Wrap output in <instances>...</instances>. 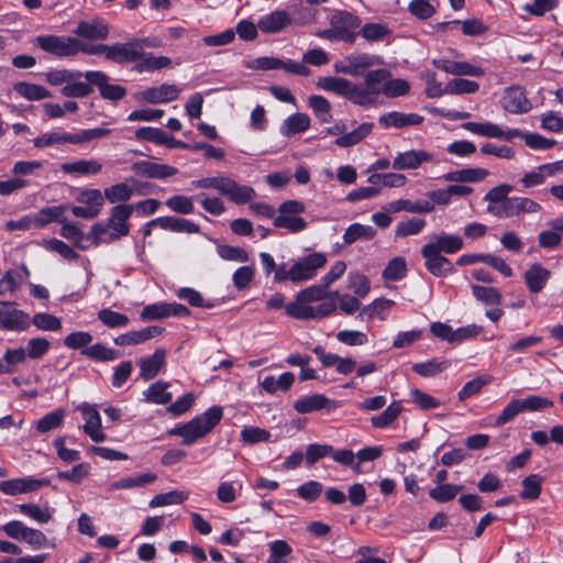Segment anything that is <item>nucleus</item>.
Returning a JSON list of instances; mask_svg holds the SVG:
<instances>
[{
	"mask_svg": "<svg viewBox=\"0 0 563 563\" xmlns=\"http://www.w3.org/2000/svg\"><path fill=\"white\" fill-rule=\"evenodd\" d=\"M424 163L438 164L439 161L437 159L433 153H430L428 151L410 150L398 153L395 156L391 166L396 170H406L417 169Z\"/></svg>",
	"mask_w": 563,
	"mask_h": 563,
	"instance_id": "obj_11",
	"label": "nucleus"
},
{
	"mask_svg": "<svg viewBox=\"0 0 563 563\" xmlns=\"http://www.w3.org/2000/svg\"><path fill=\"white\" fill-rule=\"evenodd\" d=\"M51 349V342L45 338H32L27 341L24 351L31 360L42 358Z\"/></svg>",
	"mask_w": 563,
	"mask_h": 563,
	"instance_id": "obj_63",
	"label": "nucleus"
},
{
	"mask_svg": "<svg viewBox=\"0 0 563 563\" xmlns=\"http://www.w3.org/2000/svg\"><path fill=\"white\" fill-rule=\"evenodd\" d=\"M130 213H112L108 223H96L87 239L95 244L109 243L129 233L128 217Z\"/></svg>",
	"mask_w": 563,
	"mask_h": 563,
	"instance_id": "obj_5",
	"label": "nucleus"
},
{
	"mask_svg": "<svg viewBox=\"0 0 563 563\" xmlns=\"http://www.w3.org/2000/svg\"><path fill=\"white\" fill-rule=\"evenodd\" d=\"M401 411V404L394 401L382 413L371 418L372 426L377 429L387 428L399 417Z\"/></svg>",
	"mask_w": 563,
	"mask_h": 563,
	"instance_id": "obj_44",
	"label": "nucleus"
},
{
	"mask_svg": "<svg viewBox=\"0 0 563 563\" xmlns=\"http://www.w3.org/2000/svg\"><path fill=\"white\" fill-rule=\"evenodd\" d=\"M463 240L460 235L439 233L430 236V241L424 246L435 249L438 253L454 254L463 249Z\"/></svg>",
	"mask_w": 563,
	"mask_h": 563,
	"instance_id": "obj_26",
	"label": "nucleus"
},
{
	"mask_svg": "<svg viewBox=\"0 0 563 563\" xmlns=\"http://www.w3.org/2000/svg\"><path fill=\"white\" fill-rule=\"evenodd\" d=\"M317 87L324 91L334 92L339 96L344 97L352 103L364 107L366 102V95L364 81L352 82L351 80L343 77H320L317 81Z\"/></svg>",
	"mask_w": 563,
	"mask_h": 563,
	"instance_id": "obj_4",
	"label": "nucleus"
},
{
	"mask_svg": "<svg viewBox=\"0 0 563 563\" xmlns=\"http://www.w3.org/2000/svg\"><path fill=\"white\" fill-rule=\"evenodd\" d=\"M14 90L27 100H42L51 97V92L45 87L24 81L15 84Z\"/></svg>",
	"mask_w": 563,
	"mask_h": 563,
	"instance_id": "obj_50",
	"label": "nucleus"
},
{
	"mask_svg": "<svg viewBox=\"0 0 563 563\" xmlns=\"http://www.w3.org/2000/svg\"><path fill=\"white\" fill-rule=\"evenodd\" d=\"M266 216H271L273 219V223L277 228H283L288 230L291 233L299 232L303 230L307 225V222L298 217V213H265Z\"/></svg>",
	"mask_w": 563,
	"mask_h": 563,
	"instance_id": "obj_37",
	"label": "nucleus"
},
{
	"mask_svg": "<svg viewBox=\"0 0 563 563\" xmlns=\"http://www.w3.org/2000/svg\"><path fill=\"white\" fill-rule=\"evenodd\" d=\"M48 478L19 477L0 482V492L9 496L35 492L43 486H48Z\"/></svg>",
	"mask_w": 563,
	"mask_h": 563,
	"instance_id": "obj_15",
	"label": "nucleus"
},
{
	"mask_svg": "<svg viewBox=\"0 0 563 563\" xmlns=\"http://www.w3.org/2000/svg\"><path fill=\"white\" fill-rule=\"evenodd\" d=\"M67 143L74 144V136L70 132H47L33 139V145L37 148L49 147Z\"/></svg>",
	"mask_w": 563,
	"mask_h": 563,
	"instance_id": "obj_41",
	"label": "nucleus"
},
{
	"mask_svg": "<svg viewBox=\"0 0 563 563\" xmlns=\"http://www.w3.org/2000/svg\"><path fill=\"white\" fill-rule=\"evenodd\" d=\"M294 382L295 375L291 372H285L278 378H275L272 375L266 376L261 383V386L266 393L273 395L276 394L278 390H289Z\"/></svg>",
	"mask_w": 563,
	"mask_h": 563,
	"instance_id": "obj_39",
	"label": "nucleus"
},
{
	"mask_svg": "<svg viewBox=\"0 0 563 563\" xmlns=\"http://www.w3.org/2000/svg\"><path fill=\"white\" fill-rule=\"evenodd\" d=\"M514 187L508 184H501L492 188L486 195L485 200L490 203L504 202V211H538L540 206L526 197L508 198Z\"/></svg>",
	"mask_w": 563,
	"mask_h": 563,
	"instance_id": "obj_7",
	"label": "nucleus"
},
{
	"mask_svg": "<svg viewBox=\"0 0 563 563\" xmlns=\"http://www.w3.org/2000/svg\"><path fill=\"white\" fill-rule=\"evenodd\" d=\"M424 118L417 113H404L399 111H390L378 118V123L385 129L395 128L402 129L406 126L419 125Z\"/></svg>",
	"mask_w": 563,
	"mask_h": 563,
	"instance_id": "obj_21",
	"label": "nucleus"
},
{
	"mask_svg": "<svg viewBox=\"0 0 563 563\" xmlns=\"http://www.w3.org/2000/svg\"><path fill=\"white\" fill-rule=\"evenodd\" d=\"M189 494L183 490H170L168 493L157 494L151 500L148 506L151 508L164 507L169 505H180L187 500Z\"/></svg>",
	"mask_w": 563,
	"mask_h": 563,
	"instance_id": "obj_49",
	"label": "nucleus"
},
{
	"mask_svg": "<svg viewBox=\"0 0 563 563\" xmlns=\"http://www.w3.org/2000/svg\"><path fill=\"white\" fill-rule=\"evenodd\" d=\"M345 271L343 261L335 262L320 285H311L297 292L296 299L286 307V314L297 320H320L331 316L336 309L339 291H330L329 288Z\"/></svg>",
	"mask_w": 563,
	"mask_h": 563,
	"instance_id": "obj_1",
	"label": "nucleus"
},
{
	"mask_svg": "<svg viewBox=\"0 0 563 563\" xmlns=\"http://www.w3.org/2000/svg\"><path fill=\"white\" fill-rule=\"evenodd\" d=\"M18 509L23 515L42 525L49 522L54 512V509L48 506L42 508L37 504H20L18 505Z\"/></svg>",
	"mask_w": 563,
	"mask_h": 563,
	"instance_id": "obj_46",
	"label": "nucleus"
},
{
	"mask_svg": "<svg viewBox=\"0 0 563 563\" xmlns=\"http://www.w3.org/2000/svg\"><path fill=\"white\" fill-rule=\"evenodd\" d=\"M432 64L435 68L441 69L448 74L457 76H474L479 77L484 74L481 67L474 66L467 62H454L449 59H433Z\"/></svg>",
	"mask_w": 563,
	"mask_h": 563,
	"instance_id": "obj_24",
	"label": "nucleus"
},
{
	"mask_svg": "<svg viewBox=\"0 0 563 563\" xmlns=\"http://www.w3.org/2000/svg\"><path fill=\"white\" fill-rule=\"evenodd\" d=\"M328 262L327 255L320 252H313L298 258L291 265V275L297 279V284L311 280Z\"/></svg>",
	"mask_w": 563,
	"mask_h": 563,
	"instance_id": "obj_9",
	"label": "nucleus"
},
{
	"mask_svg": "<svg viewBox=\"0 0 563 563\" xmlns=\"http://www.w3.org/2000/svg\"><path fill=\"white\" fill-rule=\"evenodd\" d=\"M373 129V123L371 122H364L360 124L356 129L349 133H343L341 136H339L334 144L339 147H351L353 145H356L362 140H364L367 135L371 134Z\"/></svg>",
	"mask_w": 563,
	"mask_h": 563,
	"instance_id": "obj_38",
	"label": "nucleus"
},
{
	"mask_svg": "<svg viewBox=\"0 0 563 563\" xmlns=\"http://www.w3.org/2000/svg\"><path fill=\"white\" fill-rule=\"evenodd\" d=\"M407 273V262L401 256L391 258L384 268L382 276L385 280L397 282L402 279Z\"/></svg>",
	"mask_w": 563,
	"mask_h": 563,
	"instance_id": "obj_53",
	"label": "nucleus"
},
{
	"mask_svg": "<svg viewBox=\"0 0 563 563\" xmlns=\"http://www.w3.org/2000/svg\"><path fill=\"white\" fill-rule=\"evenodd\" d=\"M427 222L422 218H406L400 221L396 227V236L407 238L420 233L426 227Z\"/></svg>",
	"mask_w": 563,
	"mask_h": 563,
	"instance_id": "obj_56",
	"label": "nucleus"
},
{
	"mask_svg": "<svg viewBox=\"0 0 563 563\" xmlns=\"http://www.w3.org/2000/svg\"><path fill=\"white\" fill-rule=\"evenodd\" d=\"M60 169L65 174L90 176L99 174L102 170V164L97 159H78L62 164Z\"/></svg>",
	"mask_w": 563,
	"mask_h": 563,
	"instance_id": "obj_32",
	"label": "nucleus"
},
{
	"mask_svg": "<svg viewBox=\"0 0 563 563\" xmlns=\"http://www.w3.org/2000/svg\"><path fill=\"white\" fill-rule=\"evenodd\" d=\"M35 44L45 53L65 58L78 54L79 38L65 35H38L35 37Z\"/></svg>",
	"mask_w": 563,
	"mask_h": 563,
	"instance_id": "obj_8",
	"label": "nucleus"
},
{
	"mask_svg": "<svg viewBox=\"0 0 563 563\" xmlns=\"http://www.w3.org/2000/svg\"><path fill=\"white\" fill-rule=\"evenodd\" d=\"M181 88L177 85L163 84L159 87H150L139 92L136 98L148 103H167L178 99Z\"/></svg>",
	"mask_w": 563,
	"mask_h": 563,
	"instance_id": "obj_16",
	"label": "nucleus"
},
{
	"mask_svg": "<svg viewBox=\"0 0 563 563\" xmlns=\"http://www.w3.org/2000/svg\"><path fill=\"white\" fill-rule=\"evenodd\" d=\"M64 409H56L43 416L36 423V430L40 433H46L52 430L59 428L63 424L65 418Z\"/></svg>",
	"mask_w": 563,
	"mask_h": 563,
	"instance_id": "obj_55",
	"label": "nucleus"
},
{
	"mask_svg": "<svg viewBox=\"0 0 563 563\" xmlns=\"http://www.w3.org/2000/svg\"><path fill=\"white\" fill-rule=\"evenodd\" d=\"M170 64L172 59L167 56H153L151 53H143V57L139 59L134 69L139 73L154 71L166 68Z\"/></svg>",
	"mask_w": 563,
	"mask_h": 563,
	"instance_id": "obj_43",
	"label": "nucleus"
},
{
	"mask_svg": "<svg viewBox=\"0 0 563 563\" xmlns=\"http://www.w3.org/2000/svg\"><path fill=\"white\" fill-rule=\"evenodd\" d=\"M310 118L307 113L297 112L286 118L280 125V134L291 136L306 132L310 128Z\"/></svg>",
	"mask_w": 563,
	"mask_h": 563,
	"instance_id": "obj_33",
	"label": "nucleus"
},
{
	"mask_svg": "<svg viewBox=\"0 0 563 563\" xmlns=\"http://www.w3.org/2000/svg\"><path fill=\"white\" fill-rule=\"evenodd\" d=\"M376 230L373 227L353 223L346 229L343 239L346 244H352L358 239L369 240L374 238Z\"/></svg>",
	"mask_w": 563,
	"mask_h": 563,
	"instance_id": "obj_57",
	"label": "nucleus"
},
{
	"mask_svg": "<svg viewBox=\"0 0 563 563\" xmlns=\"http://www.w3.org/2000/svg\"><path fill=\"white\" fill-rule=\"evenodd\" d=\"M150 224L159 225L161 228L173 232L194 233L199 230V227L196 223L176 216L161 217L152 220Z\"/></svg>",
	"mask_w": 563,
	"mask_h": 563,
	"instance_id": "obj_30",
	"label": "nucleus"
},
{
	"mask_svg": "<svg viewBox=\"0 0 563 563\" xmlns=\"http://www.w3.org/2000/svg\"><path fill=\"white\" fill-rule=\"evenodd\" d=\"M550 277L551 272L539 263L532 264L523 274L525 283L532 294L542 291Z\"/></svg>",
	"mask_w": 563,
	"mask_h": 563,
	"instance_id": "obj_28",
	"label": "nucleus"
},
{
	"mask_svg": "<svg viewBox=\"0 0 563 563\" xmlns=\"http://www.w3.org/2000/svg\"><path fill=\"white\" fill-rule=\"evenodd\" d=\"M421 255L424 258L427 271L435 277H444L455 272L453 264L449 258L438 253L431 246H422Z\"/></svg>",
	"mask_w": 563,
	"mask_h": 563,
	"instance_id": "obj_13",
	"label": "nucleus"
},
{
	"mask_svg": "<svg viewBox=\"0 0 563 563\" xmlns=\"http://www.w3.org/2000/svg\"><path fill=\"white\" fill-rule=\"evenodd\" d=\"M133 170L137 175L156 179L168 178L177 174V168L173 166L157 164L150 161H142L135 163L133 165Z\"/></svg>",
	"mask_w": 563,
	"mask_h": 563,
	"instance_id": "obj_27",
	"label": "nucleus"
},
{
	"mask_svg": "<svg viewBox=\"0 0 563 563\" xmlns=\"http://www.w3.org/2000/svg\"><path fill=\"white\" fill-rule=\"evenodd\" d=\"M543 478L539 474H531L523 478L520 497L522 499H537L542 489Z\"/></svg>",
	"mask_w": 563,
	"mask_h": 563,
	"instance_id": "obj_58",
	"label": "nucleus"
},
{
	"mask_svg": "<svg viewBox=\"0 0 563 563\" xmlns=\"http://www.w3.org/2000/svg\"><path fill=\"white\" fill-rule=\"evenodd\" d=\"M98 320L108 328H124L130 323V318L109 308H103L98 311Z\"/></svg>",
	"mask_w": 563,
	"mask_h": 563,
	"instance_id": "obj_54",
	"label": "nucleus"
},
{
	"mask_svg": "<svg viewBox=\"0 0 563 563\" xmlns=\"http://www.w3.org/2000/svg\"><path fill=\"white\" fill-rule=\"evenodd\" d=\"M361 25L357 16L349 12H342L331 20V26L320 33V36L330 41H341L353 44L358 33L355 32Z\"/></svg>",
	"mask_w": 563,
	"mask_h": 563,
	"instance_id": "obj_6",
	"label": "nucleus"
},
{
	"mask_svg": "<svg viewBox=\"0 0 563 563\" xmlns=\"http://www.w3.org/2000/svg\"><path fill=\"white\" fill-rule=\"evenodd\" d=\"M73 33L77 38L103 41L108 38L110 29L103 19L96 18L91 21H80Z\"/></svg>",
	"mask_w": 563,
	"mask_h": 563,
	"instance_id": "obj_17",
	"label": "nucleus"
},
{
	"mask_svg": "<svg viewBox=\"0 0 563 563\" xmlns=\"http://www.w3.org/2000/svg\"><path fill=\"white\" fill-rule=\"evenodd\" d=\"M80 354L97 362H111L121 357L119 351L107 347L102 343L90 344V346L81 350Z\"/></svg>",
	"mask_w": 563,
	"mask_h": 563,
	"instance_id": "obj_36",
	"label": "nucleus"
},
{
	"mask_svg": "<svg viewBox=\"0 0 563 563\" xmlns=\"http://www.w3.org/2000/svg\"><path fill=\"white\" fill-rule=\"evenodd\" d=\"M290 23V19L285 11H274L262 16L257 22V27L263 33H277Z\"/></svg>",
	"mask_w": 563,
	"mask_h": 563,
	"instance_id": "obj_34",
	"label": "nucleus"
},
{
	"mask_svg": "<svg viewBox=\"0 0 563 563\" xmlns=\"http://www.w3.org/2000/svg\"><path fill=\"white\" fill-rule=\"evenodd\" d=\"M84 77L90 85L98 87L104 100L117 102L126 96V89L120 85L109 84V76L101 70H87Z\"/></svg>",
	"mask_w": 563,
	"mask_h": 563,
	"instance_id": "obj_10",
	"label": "nucleus"
},
{
	"mask_svg": "<svg viewBox=\"0 0 563 563\" xmlns=\"http://www.w3.org/2000/svg\"><path fill=\"white\" fill-rule=\"evenodd\" d=\"M163 332L164 328L158 325H150L137 331H129L126 333L120 334L113 339V342L118 346L137 345L161 335Z\"/></svg>",
	"mask_w": 563,
	"mask_h": 563,
	"instance_id": "obj_19",
	"label": "nucleus"
},
{
	"mask_svg": "<svg viewBox=\"0 0 563 563\" xmlns=\"http://www.w3.org/2000/svg\"><path fill=\"white\" fill-rule=\"evenodd\" d=\"M165 358L166 351L164 349H156L151 356L140 358L137 361L140 377L144 380L156 377L165 365Z\"/></svg>",
	"mask_w": 563,
	"mask_h": 563,
	"instance_id": "obj_23",
	"label": "nucleus"
},
{
	"mask_svg": "<svg viewBox=\"0 0 563 563\" xmlns=\"http://www.w3.org/2000/svg\"><path fill=\"white\" fill-rule=\"evenodd\" d=\"M503 108L512 114L528 113L532 109L531 101L527 98L525 88L512 86L506 89L501 99Z\"/></svg>",
	"mask_w": 563,
	"mask_h": 563,
	"instance_id": "obj_14",
	"label": "nucleus"
},
{
	"mask_svg": "<svg viewBox=\"0 0 563 563\" xmlns=\"http://www.w3.org/2000/svg\"><path fill=\"white\" fill-rule=\"evenodd\" d=\"M222 416V407L212 406L187 423L173 428L168 433L180 437L181 444L191 445L210 433L220 423Z\"/></svg>",
	"mask_w": 563,
	"mask_h": 563,
	"instance_id": "obj_3",
	"label": "nucleus"
},
{
	"mask_svg": "<svg viewBox=\"0 0 563 563\" xmlns=\"http://www.w3.org/2000/svg\"><path fill=\"white\" fill-rule=\"evenodd\" d=\"M78 410L85 418L84 431L93 442H102L106 440V434L101 429V417L97 408L89 404H82Z\"/></svg>",
	"mask_w": 563,
	"mask_h": 563,
	"instance_id": "obj_18",
	"label": "nucleus"
},
{
	"mask_svg": "<svg viewBox=\"0 0 563 563\" xmlns=\"http://www.w3.org/2000/svg\"><path fill=\"white\" fill-rule=\"evenodd\" d=\"M243 489L241 481L221 482L217 488V498L222 504L233 503Z\"/></svg>",
	"mask_w": 563,
	"mask_h": 563,
	"instance_id": "obj_51",
	"label": "nucleus"
},
{
	"mask_svg": "<svg viewBox=\"0 0 563 563\" xmlns=\"http://www.w3.org/2000/svg\"><path fill=\"white\" fill-rule=\"evenodd\" d=\"M31 324L27 313L18 309H0V329L21 332Z\"/></svg>",
	"mask_w": 563,
	"mask_h": 563,
	"instance_id": "obj_22",
	"label": "nucleus"
},
{
	"mask_svg": "<svg viewBox=\"0 0 563 563\" xmlns=\"http://www.w3.org/2000/svg\"><path fill=\"white\" fill-rule=\"evenodd\" d=\"M84 76L79 70L52 69L45 74L46 81L52 86L66 85L69 80L78 79Z\"/></svg>",
	"mask_w": 563,
	"mask_h": 563,
	"instance_id": "obj_61",
	"label": "nucleus"
},
{
	"mask_svg": "<svg viewBox=\"0 0 563 563\" xmlns=\"http://www.w3.org/2000/svg\"><path fill=\"white\" fill-rule=\"evenodd\" d=\"M169 384L164 380H157L150 385V387L143 391L144 400L151 404L166 405L173 399L172 393L168 391Z\"/></svg>",
	"mask_w": 563,
	"mask_h": 563,
	"instance_id": "obj_35",
	"label": "nucleus"
},
{
	"mask_svg": "<svg viewBox=\"0 0 563 563\" xmlns=\"http://www.w3.org/2000/svg\"><path fill=\"white\" fill-rule=\"evenodd\" d=\"M141 57L140 46L135 42V38L130 42L111 45L110 54H108V60L120 65L139 63Z\"/></svg>",
	"mask_w": 563,
	"mask_h": 563,
	"instance_id": "obj_20",
	"label": "nucleus"
},
{
	"mask_svg": "<svg viewBox=\"0 0 563 563\" xmlns=\"http://www.w3.org/2000/svg\"><path fill=\"white\" fill-rule=\"evenodd\" d=\"M268 551L267 563H288L287 558L292 553V548L285 540H275L268 543Z\"/></svg>",
	"mask_w": 563,
	"mask_h": 563,
	"instance_id": "obj_52",
	"label": "nucleus"
},
{
	"mask_svg": "<svg viewBox=\"0 0 563 563\" xmlns=\"http://www.w3.org/2000/svg\"><path fill=\"white\" fill-rule=\"evenodd\" d=\"M471 288L473 296L486 305H499L501 302V295L494 287L472 285Z\"/></svg>",
	"mask_w": 563,
	"mask_h": 563,
	"instance_id": "obj_64",
	"label": "nucleus"
},
{
	"mask_svg": "<svg viewBox=\"0 0 563 563\" xmlns=\"http://www.w3.org/2000/svg\"><path fill=\"white\" fill-rule=\"evenodd\" d=\"M364 86L367 92L364 108L374 106L382 93L387 98H397L410 90V84L406 79H391L390 71L385 68L369 70L364 78Z\"/></svg>",
	"mask_w": 563,
	"mask_h": 563,
	"instance_id": "obj_2",
	"label": "nucleus"
},
{
	"mask_svg": "<svg viewBox=\"0 0 563 563\" xmlns=\"http://www.w3.org/2000/svg\"><path fill=\"white\" fill-rule=\"evenodd\" d=\"M133 189L125 183H119L104 189V197L111 203H119L132 197Z\"/></svg>",
	"mask_w": 563,
	"mask_h": 563,
	"instance_id": "obj_62",
	"label": "nucleus"
},
{
	"mask_svg": "<svg viewBox=\"0 0 563 563\" xmlns=\"http://www.w3.org/2000/svg\"><path fill=\"white\" fill-rule=\"evenodd\" d=\"M489 175V170L482 167L463 168L444 174L442 179L449 183H478Z\"/></svg>",
	"mask_w": 563,
	"mask_h": 563,
	"instance_id": "obj_29",
	"label": "nucleus"
},
{
	"mask_svg": "<svg viewBox=\"0 0 563 563\" xmlns=\"http://www.w3.org/2000/svg\"><path fill=\"white\" fill-rule=\"evenodd\" d=\"M347 60L351 65V69L349 71L353 77L361 76L367 68L383 64L382 57L367 53L350 54L347 55Z\"/></svg>",
	"mask_w": 563,
	"mask_h": 563,
	"instance_id": "obj_31",
	"label": "nucleus"
},
{
	"mask_svg": "<svg viewBox=\"0 0 563 563\" xmlns=\"http://www.w3.org/2000/svg\"><path fill=\"white\" fill-rule=\"evenodd\" d=\"M177 297L197 308L210 309L214 306L211 301L206 300L198 290L190 287L179 288L177 290Z\"/></svg>",
	"mask_w": 563,
	"mask_h": 563,
	"instance_id": "obj_59",
	"label": "nucleus"
},
{
	"mask_svg": "<svg viewBox=\"0 0 563 563\" xmlns=\"http://www.w3.org/2000/svg\"><path fill=\"white\" fill-rule=\"evenodd\" d=\"M58 214L59 213H45V216H46L45 219L41 218V219H34V220L31 217L25 216L18 221H8L5 223V228L9 231H15V230L24 231V230L31 229L32 227L42 228L46 223L54 221Z\"/></svg>",
	"mask_w": 563,
	"mask_h": 563,
	"instance_id": "obj_45",
	"label": "nucleus"
},
{
	"mask_svg": "<svg viewBox=\"0 0 563 563\" xmlns=\"http://www.w3.org/2000/svg\"><path fill=\"white\" fill-rule=\"evenodd\" d=\"M308 106L312 110L314 117L321 123H330L332 121V106L330 101L321 95H312L308 98Z\"/></svg>",
	"mask_w": 563,
	"mask_h": 563,
	"instance_id": "obj_42",
	"label": "nucleus"
},
{
	"mask_svg": "<svg viewBox=\"0 0 563 563\" xmlns=\"http://www.w3.org/2000/svg\"><path fill=\"white\" fill-rule=\"evenodd\" d=\"M292 407L298 413L301 415L311 413L320 410L331 412L338 408V401L328 398L323 394H312L298 398L294 402Z\"/></svg>",
	"mask_w": 563,
	"mask_h": 563,
	"instance_id": "obj_12",
	"label": "nucleus"
},
{
	"mask_svg": "<svg viewBox=\"0 0 563 563\" xmlns=\"http://www.w3.org/2000/svg\"><path fill=\"white\" fill-rule=\"evenodd\" d=\"M157 479L156 474L154 473H144L137 476L124 477L119 481H115L109 485L108 490H117V489H131L135 487L146 486Z\"/></svg>",
	"mask_w": 563,
	"mask_h": 563,
	"instance_id": "obj_40",
	"label": "nucleus"
},
{
	"mask_svg": "<svg viewBox=\"0 0 563 563\" xmlns=\"http://www.w3.org/2000/svg\"><path fill=\"white\" fill-rule=\"evenodd\" d=\"M462 128L476 135L492 139L501 137V128L493 122H465Z\"/></svg>",
	"mask_w": 563,
	"mask_h": 563,
	"instance_id": "obj_47",
	"label": "nucleus"
},
{
	"mask_svg": "<svg viewBox=\"0 0 563 563\" xmlns=\"http://www.w3.org/2000/svg\"><path fill=\"white\" fill-rule=\"evenodd\" d=\"M220 194L236 205L250 202L256 196L255 190L252 187L240 185L229 177H227Z\"/></svg>",
	"mask_w": 563,
	"mask_h": 563,
	"instance_id": "obj_25",
	"label": "nucleus"
},
{
	"mask_svg": "<svg viewBox=\"0 0 563 563\" xmlns=\"http://www.w3.org/2000/svg\"><path fill=\"white\" fill-rule=\"evenodd\" d=\"M450 366L449 361H439L437 357L423 363H416L412 365V371L422 377H432Z\"/></svg>",
	"mask_w": 563,
	"mask_h": 563,
	"instance_id": "obj_48",
	"label": "nucleus"
},
{
	"mask_svg": "<svg viewBox=\"0 0 563 563\" xmlns=\"http://www.w3.org/2000/svg\"><path fill=\"white\" fill-rule=\"evenodd\" d=\"M93 85H90L89 81H76L69 80L63 88L62 95L67 98H85L92 93Z\"/></svg>",
	"mask_w": 563,
	"mask_h": 563,
	"instance_id": "obj_60",
	"label": "nucleus"
}]
</instances>
